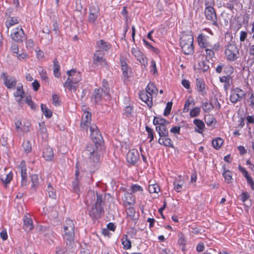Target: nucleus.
I'll return each mask as SVG.
<instances>
[{
    "label": "nucleus",
    "mask_w": 254,
    "mask_h": 254,
    "mask_svg": "<svg viewBox=\"0 0 254 254\" xmlns=\"http://www.w3.org/2000/svg\"><path fill=\"white\" fill-rule=\"evenodd\" d=\"M18 23V20L16 17H11L9 19H8L5 22V25L7 28V31L10 27L17 24Z\"/></svg>",
    "instance_id": "nucleus-34"
},
{
    "label": "nucleus",
    "mask_w": 254,
    "mask_h": 254,
    "mask_svg": "<svg viewBox=\"0 0 254 254\" xmlns=\"http://www.w3.org/2000/svg\"><path fill=\"white\" fill-rule=\"evenodd\" d=\"M178 243L179 245H182L183 246H185L187 244V240L184 236V235L180 232L178 234Z\"/></svg>",
    "instance_id": "nucleus-48"
},
{
    "label": "nucleus",
    "mask_w": 254,
    "mask_h": 254,
    "mask_svg": "<svg viewBox=\"0 0 254 254\" xmlns=\"http://www.w3.org/2000/svg\"><path fill=\"white\" fill-rule=\"evenodd\" d=\"M196 86L197 91L202 95H204L206 93L205 91V84L203 79L201 78L196 79Z\"/></svg>",
    "instance_id": "nucleus-21"
},
{
    "label": "nucleus",
    "mask_w": 254,
    "mask_h": 254,
    "mask_svg": "<svg viewBox=\"0 0 254 254\" xmlns=\"http://www.w3.org/2000/svg\"><path fill=\"white\" fill-rule=\"evenodd\" d=\"M105 194H99L97 192L95 194L94 191L88 192L86 201L89 203L90 201L93 204L90 209L89 210L90 216L93 218L97 219L101 217L102 214L104 212V206H105Z\"/></svg>",
    "instance_id": "nucleus-2"
},
{
    "label": "nucleus",
    "mask_w": 254,
    "mask_h": 254,
    "mask_svg": "<svg viewBox=\"0 0 254 254\" xmlns=\"http://www.w3.org/2000/svg\"><path fill=\"white\" fill-rule=\"evenodd\" d=\"M140 99L147 104L150 108L152 106V95H149L145 91L141 92L139 94Z\"/></svg>",
    "instance_id": "nucleus-16"
},
{
    "label": "nucleus",
    "mask_w": 254,
    "mask_h": 254,
    "mask_svg": "<svg viewBox=\"0 0 254 254\" xmlns=\"http://www.w3.org/2000/svg\"><path fill=\"white\" fill-rule=\"evenodd\" d=\"M193 123L197 127L195 128V131L198 133H202L205 127V125L203 121L199 119H194Z\"/></svg>",
    "instance_id": "nucleus-25"
},
{
    "label": "nucleus",
    "mask_w": 254,
    "mask_h": 254,
    "mask_svg": "<svg viewBox=\"0 0 254 254\" xmlns=\"http://www.w3.org/2000/svg\"><path fill=\"white\" fill-rule=\"evenodd\" d=\"M131 190L133 192L142 190V188L138 185H134L131 187Z\"/></svg>",
    "instance_id": "nucleus-62"
},
{
    "label": "nucleus",
    "mask_w": 254,
    "mask_h": 254,
    "mask_svg": "<svg viewBox=\"0 0 254 254\" xmlns=\"http://www.w3.org/2000/svg\"><path fill=\"white\" fill-rule=\"evenodd\" d=\"M103 53L101 50L96 51L94 54L93 58V63L97 65H101L106 66L107 65V63L103 58Z\"/></svg>",
    "instance_id": "nucleus-10"
},
{
    "label": "nucleus",
    "mask_w": 254,
    "mask_h": 254,
    "mask_svg": "<svg viewBox=\"0 0 254 254\" xmlns=\"http://www.w3.org/2000/svg\"><path fill=\"white\" fill-rule=\"evenodd\" d=\"M72 188L73 191L78 194V197L79 196V193L80 192V187L79 185V182L76 178L72 183Z\"/></svg>",
    "instance_id": "nucleus-35"
},
{
    "label": "nucleus",
    "mask_w": 254,
    "mask_h": 254,
    "mask_svg": "<svg viewBox=\"0 0 254 254\" xmlns=\"http://www.w3.org/2000/svg\"><path fill=\"white\" fill-rule=\"evenodd\" d=\"M99 8L97 4H93L89 7V15L88 21L90 23H94L99 15Z\"/></svg>",
    "instance_id": "nucleus-12"
},
{
    "label": "nucleus",
    "mask_w": 254,
    "mask_h": 254,
    "mask_svg": "<svg viewBox=\"0 0 254 254\" xmlns=\"http://www.w3.org/2000/svg\"><path fill=\"white\" fill-rule=\"evenodd\" d=\"M174 185V189L177 192H180L182 191V187L181 185L177 184V182H174L173 183Z\"/></svg>",
    "instance_id": "nucleus-60"
},
{
    "label": "nucleus",
    "mask_w": 254,
    "mask_h": 254,
    "mask_svg": "<svg viewBox=\"0 0 254 254\" xmlns=\"http://www.w3.org/2000/svg\"><path fill=\"white\" fill-rule=\"evenodd\" d=\"M127 215L128 217H130L132 220L135 219V211L133 207H130L127 209L126 210Z\"/></svg>",
    "instance_id": "nucleus-45"
},
{
    "label": "nucleus",
    "mask_w": 254,
    "mask_h": 254,
    "mask_svg": "<svg viewBox=\"0 0 254 254\" xmlns=\"http://www.w3.org/2000/svg\"><path fill=\"white\" fill-rule=\"evenodd\" d=\"M200 112V108L199 107H195L190 111V117H195L199 115Z\"/></svg>",
    "instance_id": "nucleus-51"
},
{
    "label": "nucleus",
    "mask_w": 254,
    "mask_h": 254,
    "mask_svg": "<svg viewBox=\"0 0 254 254\" xmlns=\"http://www.w3.org/2000/svg\"><path fill=\"white\" fill-rule=\"evenodd\" d=\"M242 99L239 97L236 92L233 89L232 91L231 94L230 95V100L233 103H236L238 101H240Z\"/></svg>",
    "instance_id": "nucleus-37"
},
{
    "label": "nucleus",
    "mask_w": 254,
    "mask_h": 254,
    "mask_svg": "<svg viewBox=\"0 0 254 254\" xmlns=\"http://www.w3.org/2000/svg\"><path fill=\"white\" fill-rule=\"evenodd\" d=\"M1 78L3 81V83L8 89H14L16 85V80L15 77L9 75L5 72H3L1 75Z\"/></svg>",
    "instance_id": "nucleus-7"
},
{
    "label": "nucleus",
    "mask_w": 254,
    "mask_h": 254,
    "mask_svg": "<svg viewBox=\"0 0 254 254\" xmlns=\"http://www.w3.org/2000/svg\"><path fill=\"white\" fill-rule=\"evenodd\" d=\"M22 146L26 153H29L31 151V144L29 141H24L23 143Z\"/></svg>",
    "instance_id": "nucleus-47"
},
{
    "label": "nucleus",
    "mask_w": 254,
    "mask_h": 254,
    "mask_svg": "<svg viewBox=\"0 0 254 254\" xmlns=\"http://www.w3.org/2000/svg\"><path fill=\"white\" fill-rule=\"evenodd\" d=\"M90 137L94 144H88L83 152V155L87 158V163L91 171H94L99 166L100 161V150L103 142L102 136L97 127L92 125L90 127Z\"/></svg>",
    "instance_id": "nucleus-1"
},
{
    "label": "nucleus",
    "mask_w": 254,
    "mask_h": 254,
    "mask_svg": "<svg viewBox=\"0 0 254 254\" xmlns=\"http://www.w3.org/2000/svg\"><path fill=\"white\" fill-rule=\"evenodd\" d=\"M43 157L46 161H52L54 158L53 148L49 146H45L43 151Z\"/></svg>",
    "instance_id": "nucleus-15"
},
{
    "label": "nucleus",
    "mask_w": 254,
    "mask_h": 254,
    "mask_svg": "<svg viewBox=\"0 0 254 254\" xmlns=\"http://www.w3.org/2000/svg\"><path fill=\"white\" fill-rule=\"evenodd\" d=\"M157 91L158 89L156 88L154 85L153 83H150L147 85L146 88V91L145 92L149 95H152V94L153 93H157Z\"/></svg>",
    "instance_id": "nucleus-30"
},
{
    "label": "nucleus",
    "mask_w": 254,
    "mask_h": 254,
    "mask_svg": "<svg viewBox=\"0 0 254 254\" xmlns=\"http://www.w3.org/2000/svg\"><path fill=\"white\" fill-rule=\"evenodd\" d=\"M19 168H20V173L21 177V186L22 187L26 186L27 185V174L25 166L23 165V163L21 162Z\"/></svg>",
    "instance_id": "nucleus-18"
},
{
    "label": "nucleus",
    "mask_w": 254,
    "mask_h": 254,
    "mask_svg": "<svg viewBox=\"0 0 254 254\" xmlns=\"http://www.w3.org/2000/svg\"><path fill=\"white\" fill-rule=\"evenodd\" d=\"M225 54L228 60L234 61L238 58L239 51L235 45L230 44L226 47Z\"/></svg>",
    "instance_id": "nucleus-5"
},
{
    "label": "nucleus",
    "mask_w": 254,
    "mask_h": 254,
    "mask_svg": "<svg viewBox=\"0 0 254 254\" xmlns=\"http://www.w3.org/2000/svg\"><path fill=\"white\" fill-rule=\"evenodd\" d=\"M41 110L46 117L50 118L52 115V112L46 106V105L42 104L41 105Z\"/></svg>",
    "instance_id": "nucleus-38"
},
{
    "label": "nucleus",
    "mask_w": 254,
    "mask_h": 254,
    "mask_svg": "<svg viewBox=\"0 0 254 254\" xmlns=\"http://www.w3.org/2000/svg\"><path fill=\"white\" fill-rule=\"evenodd\" d=\"M172 107V103L171 102H169L167 103L164 112V115L165 116H168L171 112V109Z\"/></svg>",
    "instance_id": "nucleus-54"
},
{
    "label": "nucleus",
    "mask_w": 254,
    "mask_h": 254,
    "mask_svg": "<svg viewBox=\"0 0 254 254\" xmlns=\"http://www.w3.org/2000/svg\"><path fill=\"white\" fill-rule=\"evenodd\" d=\"M151 67L152 68L151 69V72H152L154 74H157L156 63L154 60L151 61Z\"/></svg>",
    "instance_id": "nucleus-59"
},
{
    "label": "nucleus",
    "mask_w": 254,
    "mask_h": 254,
    "mask_svg": "<svg viewBox=\"0 0 254 254\" xmlns=\"http://www.w3.org/2000/svg\"><path fill=\"white\" fill-rule=\"evenodd\" d=\"M68 77L64 85L69 90L75 91L78 86V83L81 79V74L74 69H71L66 72Z\"/></svg>",
    "instance_id": "nucleus-3"
},
{
    "label": "nucleus",
    "mask_w": 254,
    "mask_h": 254,
    "mask_svg": "<svg viewBox=\"0 0 254 254\" xmlns=\"http://www.w3.org/2000/svg\"><path fill=\"white\" fill-rule=\"evenodd\" d=\"M231 175H232L231 172L229 170L225 171L223 173V176L224 178H225V181L227 183H230L232 179Z\"/></svg>",
    "instance_id": "nucleus-50"
},
{
    "label": "nucleus",
    "mask_w": 254,
    "mask_h": 254,
    "mask_svg": "<svg viewBox=\"0 0 254 254\" xmlns=\"http://www.w3.org/2000/svg\"><path fill=\"white\" fill-rule=\"evenodd\" d=\"M248 183L251 186L252 190H254V182L251 176L246 178Z\"/></svg>",
    "instance_id": "nucleus-63"
},
{
    "label": "nucleus",
    "mask_w": 254,
    "mask_h": 254,
    "mask_svg": "<svg viewBox=\"0 0 254 254\" xmlns=\"http://www.w3.org/2000/svg\"><path fill=\"white\" fill-rule=\"evenodd\" d=\"M205 122L207 126H211L213 123L216 122V120L213 116L208 115L207 117H205Z\"/></svg>",
    "instance_id": "nucleus-46"
},
{
    "label": "nucleus",
    "mask_w": 254,
    "mask_h": 254,
    "mask_svg": "<svg viewBox=\"0 0 254 254\" xmlns=\"http://www.w3.org/2000/svg\"><path fill=\"white\" fill-rule=\"evenodd\" d=\"M139 155L136 149H131L129 151L127 155V160L128 163L134 165L138 160Z\"/></svg>",
    "instance_id": "nucleus-13"
},
{
    "label": "nucleus",
    "mask_w": 254,
    "mask_h": 254,
    "mask_svg": "<svg viewBox=\"0 0 254 254\" xmlns=\"http://www.w3.org/2000/svg\"><path fill=\"white\" fill-rule=\"evenodd\" d=\"M248 102L250 103L249 105L252 107L254 106V94L252 93L248 100Z\"/></svg>",
    "instance_id": "nucleus-64"
},
{
    "label": "nucleus",
    "mask_w": 254,
    "mask_h": 254,
    "mask_svg": "<svg viewBox=\"0 0 254 254\" xmlns=\"http://www.w3.org/2000/svg\"><path fill=\"white\" fill-rule=\"evenodd\" d=\"M64 239L67 249H70L74 244V229H64Z\"/></svg>",
    "instance_id": "nucleus-6"
},
{
    "label": "nucleus",
    "mask_w": 254,
    "mask_h": 254,
    "mask_svg": "<svg viewBox=\"0 0 254 254\" xmlns=\"http://www.w3.org/2000/svg\"><path fill=\"white\" fill-rule=\"evenodd\" d=\"M12 179V174L11 172L9 173L8 174L4 176H1L0 179L1 182L6 185L9 184Z\"/></svg>",
    "instance_id": "nucleus-39"
},
{
    "label": "nucleus",
    "mask_w": 254,
    "mask_h": 254,
    "mask_svg": "<svg viewBox=\"0 0 254 254\" xmlns=\"http://www.w3.org/2000/svg\"><path fill=\"white\" fill-rule=\"evenodd\" d=\"M10 36L12 39L16 42H22L25 38L24 33L21 26L13 29Z\"/></svg>",
    "instance_id": "nucleus-9"
},
{
    "label": "nucleus",
    "mask_w": 254,
    "mask_h": 254,
    "mask_svg": "<svg viewBox=\"0 0 254 254\" xmlns=\"http://www.w3.org/2000/svg\"><path fill=\"white\" fill-rule=\"evenodd\" d=\"M231 79V77L229 75L227 76H223L219 78V80L222 83H224V88L225 91L228 90L231 85L230 81Z\"/></svg>",
    "instance_id": "nucleus-26"
},
{
    "label": "nucleus",
    "mask_w": 254,
    "mask_h": 254,
    "mask_svg": "<svg viewBox=\"0 0 254 254\" xmlns=\"http://www.w3.org/2000/svg\"><path fill=\"white\" fill-rule=\"evenodd\" d=\"M31 181L32 188H35L38 186L39 184V179L37 175H32L31 176Z\"/></svg>",
    "instance_id": "nucleus-49"
},
{
    "label": "nucleus",
    "mask_w": 254,
    "mask_h": 254,
    "mask_svg": "<svg viewBox=\"0 0 254 254\" xmlns=\"http://www.w3.org/2000/svg\"><path fill=\"white\" fill-rule=\"evenodd\" d=\"M214 106L210 103L207 102L202 104V108L204 112H209L213 109Z\"/></svg>",
    "instance_id": "nucleus-40"
},
{
    "label": "nucleus",
    "mask_w": 254,
    "mask_h": 254,
    "mask_svg": "<svg viewBox=\"0 0 254 254\" xmlns=\"http://www.w3.org/2000/svg\"><path fill=\"white\" fill-rule=\"evenodd\" d=\"M120 63L123 76L125 78H127L130 76L129 73H131V72H130L129 69L128 67L126 59L123 57H121L120 59Z\"/></svg>",
    "instance_id": "nucleus-14"
},
{
    "label": "nucleus",
    "mask_w": 254,
    "mask_h": 254,
    "mask_svg": "<svg viewBox=\"0 0 254 254\" xmlns=\"http://www.w3.org/2000/svg\"><path fill=\"white\" fill-rule=\"evenodd\" d=\"M160 189L159 186L156 184H150L148 186V190L150 193H158Z\"/></svg>",
    "instance_id": "nucleus-44"
},
{
    "label": "nucleus",
    "mask_w": 254,
    "mask_h": 254,
    "mask_svg": "<svg viewBox=\"0 0 254 254\" xmlns=\"http://www.w3.org/2000/svg\"><path fill=\"white\" fill-rule=\"evenodd\" d=\"M223 143V140L220 137H217L212 141V145L216 149H219Z\"/></svg>",
    "instance_id": "nucleus-31"
},
{
    "label": "nucleus",
    "mask_w": 254,
    "mask_h": 254,
    "mask_svg": "<svg viewBox=\"0 0 254 254\" xmlns=\"http://www.w3.org/2000/svg\"><path fill=\"white\" fill-rule=\"evenodd\" d=\"M74 229V225L73 221L70 219H66L65 220V224L64 226V229Z\"/></svg>",
    "instance_id": "nucleus-52"
},
{
    "label": "nucleus",
    "mask_w": 254,
    "mask_h": 254,
    "mask_svg": "<svg viewBox=\"0 0 254 254\" xmlns=\"http://www.w3.org/2000/svg\"><path fill=\"white\" fill-rule=\"evenodd\" d=\"M39 133L42 135V138L46 139L48 137L47 129L44 123H39Z\"/></svg>",
    "instance_id": "nucleus-29"
},
{
    "label": "nucleus",
    "mask_w": 254,
    "mask_h": 254,
    "mask_svg": "<svg viewBox=\"0 0 254 254\" xmlns=\"http://www.w3.org/2000/svg\"><path fill=\"white\" fill-rule=\"evenodd\" d=\"M234 90L236 92L238 96H239V97H241L242 99H243L245 97V92L243 90L239 88H236Z\"/></svg>",
    "instance_id": "nucleus-58"
},
{
    "label": "nucleus",
    "mask_w": 254,
    "mask_h": 254,
    "mask_svg": "<svg viewBox=\"0 0 254 254\" xmlns=\"http://www.w3.org/2000/svg\"><path fill=\"white\" fill-rule=\"evenodd\" d=\"M197 42L199 46L201 48L206 49L209 46L207 37L202 34H200L198 36Z\"/></svg>",
    "instance_id": "nucleus-22"
},
{
    "label": "nucleus",
    "mask_w": 254,
    "mask_h": 254,
    "mask_svg": "<svg viewBox=\"0 0 254 254\" xmlns=\"http://www.w3.org/2000/svg\"><path fill=\"white\" fill-rule=\"evenodd\" d=\"M205 15L207 20L212 21V25L219 27L218 23L217 20V16L215 11L212 6H208L205 8L204 11Z\"/></svg>",
    "instance_id": "nucleus-8"
},
{
    "label": "nucleus",
    "mask_w": 254,
    "mask_h": 254,
    "mask_svg": "<svg viewBox=\"0 0 254 254\" xmlns=\"http://www.w3.org/2000/svg\"><path fill=\"white\" fill-rule=\"evenodd\" d=\"M23 228L27 232H30L33 229V222L31 218L26 216H24Z\"/></svg>",
    "instance_id": "nucleus-20"
},
{
    "label": "nucleus",
    "mask_w": 254,
    "mask_h": 254,
    "mask_svg": "<svg viewBox=\"0 0 254 254\" xmlns=\"http://www.w3.org/2000/svg\"><path fill=\"white\" fill-rule=\"evenodd\" d=\"M208 61H200L198 63V68L202 70L203 71H206L209 68V65L207 64Z\"/></svg>",
    "instance_id": "nucleus-43"
},
{
    "label": "nucleus",
    "mask_w": 254,
    "mask_h": 254,
    "mask_svg": "<svg viewBox=\"0 0 254 254\" xmlns=\"http://www.w3.org/2000/svg\"><path fill=\"white\" fill-rule=\"evenodd\" d=\"M132 108L130 106H127L125 110L124 114L126 117H129L132 113Z\"/></svg>",
    "instance_id": "nucleus-57"
},
{
    "label": "nucleus",
    "mask_w": 254,
    "mask_h": 254,
    "mask_svg": "<svg viewBox=\"0 0 254 254\" xmlns=\"http://www.w3.org/2000/svg\"><path fill=\"white\" fill-rule=\"evenodd\" d=\"M47 191L48 192L49 196L52 199L56 198V190L54 188L51 186L50 183L48 184Z\"/></svg>",
    "instance_id": "nucleus-36"
},
{
    "label": "nucleus",
    "mask_w": 254,
    "mask_h": 254,
    "mask_svg": "<svg viewBox=\"0 0 254 254\" xmlns=\"http://www.w3.org/2000/svg\"><path fill=\"white\" fill-rule=\"evenodd\" d=\"M131 53L141 64L144 65L145 66L147 65V59L144 57L143 53L137 48H132L131 50Z\"/></svg>",
    "instance_id": "nucleus-11"
},
{
    "label": "nucleus",
    "mask_w": 254,
    "mask_h": 254,
    "mask_svg": "<svg viewBox=\"0 0 254 254\" xmlns=\"http://www.w3.org/2000/svg\"><path fill=\"white\" fill-rule=\"evenodd\" d=\"M24 91L23 89V85L20 84V85L18 86L16 88V91L14 93V96L15 97H24Z\"/></svg>",
    "instance_id": "nucleus-41"
},
{
    "label": "nucleus",
    "mask_w": 254,
    "mask_h": 254,
    "mask_svg": "<svg viewBox=\"0 0 254 254\" xmlns=\"http://www.w3.org/2000/svg\"><path fill=\"white\" fill-rule=\"evenodd\" d=\"M193 38L191 34H183L180 38V46L185 55H190L194 52Z\"/></svg>",
    "instance_id": "nucleus-4"
},
{
    "label": "nucleus",
    "mask_w": 254,
    "mask_h": 254,
    "mask_svg": "<svg viewBox=\"0 0 254 254\" xmlns=\"http://www.w3.org/2000/svg\"><path fill=\"white\" fill-rule=\"evenodd\" d=\"M145 129L146 131L148 133V137L150 138V142H151L153 139H154V135H153V130L152 129L150 128L149 127L146 126L145 127Z\"/></svg>",
    "instance_id": "nucleus-55"
},
{
    "label": "nucleus",
    "mask_w": 254,
    "mask_h": 254,
    "mask_svg": "<svg viewBox=\"0 0 254 254\" xmlns=\"http://www.w3.org/2000/svg\"><path fill=\"white\" fill-rule=\"evenodd\" d=\"M97 44L99 48L100 49V50H101L102 52L103 51H108L111 47L109 44H108L103 40H100Z\"/></svg>",
    "instance_id": "nucleus-27"
},
{
    "label": "nucleus",
    "mask_w": 254,
    "mask_h": 254,
    "mask_svg": "<svg viewBox=\"0 0 254 254\" xmlns=\"http://www.w3.org/2000/svg\"><path fill=\"white\" fill-rule=\"evenodd\" d=\"M239 170L242 173H243V174L244 175V177L246 178L250 176L249 175L248 171L245 168L242 167L241 165L239 166Z\"/></svg>",
    "instance_id": "nucleus-61"
},
{
    "label": "nucleus",
    "mask_w": 254,
    "mask_h": 254,
    "mask_svg": "<svg viewBox=\"0 0 254 254\" xmlns=\"http://www.w3.org/2000/svg\"><path fill=\"white\" fill-rule=\"evenodd\" d=\"M156 130L158 133L160 138L168 136L169 131L166 125L157 126L156 127Z\"/></svg>",
    "instance_id": "nucleus-24"
},
{
    "label": "nucleus",
    "mask_w": 254,
    "mask_h": 254,
    "mask_svg": "<svg viewBox=\"0 0 254 254\" xmlns=\"http://www.w3.org/2000/svg\"><path fill=\"white\" fill-rule=\"evenodd\" d=\"M102 89H103L104 95L107 97V99H109V88L107 81L106 79H103L102 81Z\"/></svg>",
    "instance_id": "nucleus-32"
},
{
    "label": "nucleus",
    "mask_w": 254,
    "mask_h": 254,
    "mask_svg": "<svg viewBox=\"0 0 254 254\" xmlns=\"http://www.w3.org/2000/svg\"><path fill=\"white\" fill-rule=\"evenodd\" d=\"M191 104H192L193 105H194L195 104L194 101H193V100L190 101L189 100H187V101L185 104V107H184V112H188V111L189 110V107Z\"/></svg>",
    "instance_id": "nucleus-56"
},
{
    "label": "nucleus",
    "mask_w": 254,
    "mask_h": 254,
    "mask_svg": "<svg viewBox=\"0 0 254 254\" xmlns=\"http://www.w3.org/2000/svg\"><path fill=\"white\" fill-rule=\"evenodd\" d=\"M54 74L56 77H59L61 75V73L59 71L60 70V64L57 59L54 60Z\"/></svg>",
    "instance_id": "nucleus-33"
},
{
    "label": "nucleus",
    "mask_w": 254,
    "mask_h": 254,
    "mask_svg": "<svg viewBox=\"0 0 254 254\" xmlns=\"http://www.w3.org/2000/svg\"><path fill=\"white\" fill-rule=\"evenodd\" d=\"M205 54H206V59L207 60H211L212 58H214L215 56V52L216 51L213 50L211 49L206 48L205 50Z\"/></svg>",
    "instance_id": "nucleus-42"
},
{
    "label": "nucleus",
    "mask_w": 254,
    "mask_h": 254,
    "mask_svg": "<svg viewBox=\"0 0 254 254\" xmlns=\"http://www.w3.org/2000/svg\"><path fill=\"white\" fill-rule=\"evenodd\" d=\"M91 120V114L89 112H85L82 118V121L80 124L81 127L87 129V127L88 126Z\"/></svg>",
    "instance_id": "nucleus-17"
},
{
    "label": "nucleus",
    "mask_w": 254,
    "mask_h": 254,
    "mask_svg": "<svg viewBox=\"0 0 254 254\" xmlns=\"http://www.w3.org/2000/svg\"><path fill=\"white\" fill-rule=\"evenodd\" d=\"M103 95V89L96 88L94 90L92 100H93L95 103H99L101 101Z\"/></svg>",
    "instance_id": "nucleus-19"
},
{
    "label": "nucleus",
    "mask_w": 254,
    "mask_h": 254,
    "mask_svg": "<svg viewBox=\"0 0 254 254\" xmlns=\"http://www.w3.org/2000/svg\"><path fill=\"white\" fill-rule=\"evenodd\" d=\"M122 244L124 246V248H125L127 250L131 248V242L130 240L127 239V236L126 235V238L124 240L123 239L122 241Z\"/></svg>",
    "instance_id": "nucleus-53"
},
{
    "label": "nucleus",
    "mask_w": 254,
    "mask_h": 254,
    "mask_svg": "<svg viewBox=\"0 0 254 254\" xmlns=\"http://www.w3.org/2000/svg\"><path fill=\"white\" fill-rule=\"evenodd\" d=\"M169 122L165 119L154 117L153 120V124L156 126H165L168 125Z\"/></svg>",
    "instance_id": "nucleus-28"
},
{
    "label": "nucleus",
    "mask_w": 254,
    "mask_h": 254,
    "mask_svg": "<svg viewBox=\"0 0 254 254\" xmlns=\"http://www.w3.org/2000/svg\"><path fill=\"white\" fill-rule=\"evenodd\" d=\"M158 142L160 144L164 145L166 147H169L172 148H174V146L172 140L168 136L159 138Z\"/></svg>",
    "instance_id": "nucleus-23"
}]
</instances>
